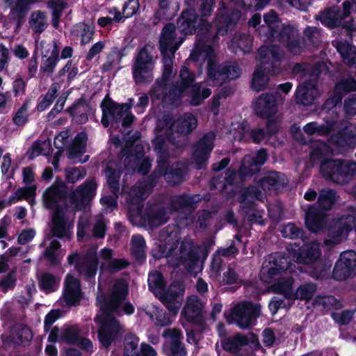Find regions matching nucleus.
<instances>
[{"label": "nucleus", "instance_id": "obj_1", "mask_svg": "<svg viewBox=\"0 0 356 356\" xmlns=\"http://www.w3.org/2000/svg\"><path fill=\"white\" fill-rule=\"evenodd\" d=\"M197 119L191 113H185L172 124L168 118L158 121L156 127V137L153 140L154 149L158 154V165L154 175H159L170 185L175 186L184 181L186 168L182 163H172L170 159L168 142L180 146L177 137L190 134L197 127Z\"/></svg>", "mask_w": 356, "mask_h": 356}, {"label": "nucleus", "instance_id": "obj_2", "mask_svg": "<svg viewBox=\"0 0 356 356\" xmlns=\"http://www.w3.org/2000/svg\"><path fill=\"white\" fill-rule=\"evenodd\" d=\"M128 293V286L124 280H119L114 284L111 295L106 298L97 296V301L101 309V314L97 315L95 323L100 324L98 337L101 343L109 346L113 341L120 337L124 332V328L113 315L131 314L134 308L131 304L120 307L122 301Z\"/></svg>", "mask_w": 356, "mask_h": 356}, {"label": "nucleus", "instance_id": "obj_3", "mask_svg": "<svg viewBox=\"0 0 356 356\" xmlns=\"http://www.w3.org/2000/svg\"><path fill=\"white\" fill-rule=\"evenodd\" d=\"M153 184L149 181L142 180L137 182L131 189L127 200L130 204L137 205V212L135 218H139L141 223L148 224L150 227H158L164 224L169 219L172 210L191 211L194 209V204L199 197L196 195H181L174 196L171 199V208L152 209L147 213L146 216L142 215V209L140 202L146 198L151 192ZM132 211L129 210L130 216H134Z\"/></svg>", "mask_w": 356, "mask_h": 356}, {"label": "nucleus", "instance_id": "obj_4", "mask_svg": "<svg viewBox=\"0 0 356 356\" xmlns=\"http://www.w3.org/2000/svg\"><path fill=\"white\" fill-rule=\"evenodd\" d=\"M310 159L313 163H321L320 171L327 179L338 184L350 183L356 176V162L349 160L330 159L331 148L325 143L317 140L311 146Z\"/></svg>", "mask_w": 356, "mask_h": 356}, {"label": "nucleus", "instance_id": "obj_5", "mask_svg": "<svg viewBox=\"0 0 356 356\" xmlns=\"http://www.w3.org/2000/svg\"><path fill=\"white\" fill-rule=\"evenodd\" d=\"M168 229L169 227L161 232L156 257H165L168 263L172 267L182 265L187 270L191 269L198 259L196 248L193 241L185 238L181 243L176 241L171 244L170 242L177 237V233L171 232L169 235Z\"/></svg>", "mask_w": 356, "mask_h": 356}, {"label": "nucleus", "instance_id": "obj_6", "mask_svg": "<svg viewBox=\"0 0 356 356\" xmlns=\"http://www.w3.org/2000/svg\"><path fill=\"white\" fill-rule=\"evenodd\" d=\"M293 266L281 254H271L263 262L261 279L267 283L275 281L271 286V290L284 295L285 298H290L293 296V279L287 274L293 272Z\"/></svg>", "mask_w": 356, "mask_h": 356}, {"label": "nucleus", "instance_id": "obj_7", "mask_svg": "<svg viewBox=\"0 0 356 356\" xmlns=\"http://www.w3.org/2000/svg\"><path fill=\"white\" fill-rule=\"evenodd\" d=\"M191 60L207 62L208 81L211 86H217L226 81L236 79L241 75V69L236 64L217 65L216 55L213 47L201 39L198 40L191 54Z\"/></svg>", "mask_w": 356, "mask_h": 356}, {"label": "nucleus", "instance_id": "obj_8", "mask_svg": "<svg viewBox=\"0 0 356 356\" xmlns=\"http://www.w3.org/2000/svg\"><path fill=\"white\" fill-rule=\"evenodd\" d=\"M265 24L259 29L261 35H265L270 41L277 39L286 44L289 51L293 55L300 54L303 50V45L300 40L299 31L291 24H282L277 14L270 10L264 15Z\"/></svg>", "mask_w": 356, "mask_h": 356}, {"label": "nucleus", "instance_id": "obj_9", "mask_svg": "<svg viewBox=\"0 0 356 356\" xmlns=\"http://www.w3.org/2000/svg\"><path fill=\"white\" fill-rule=\"evenodd\" d=\"M295 73L303 72L302 82L298 85L295 92V101L305 106L316 104L321 96L317 85L321 75H326L327 67L324 63H317L312 66L307 63L297 64L293 67Z\"/></svg>", "mask_w": 356, "mask_h": 356}, {"label": "nucleus", "instance_id": "obj_10", "mask_svg": "<svg viewBox=\"0 0 356 356\" xmlns=\"http://www.w3.org/2000/svg\"><path fill=\"white\" fill-rule=\"evenodd\" d=\"M283 51L277 45L261 47L258 50L257 65L252 79V90H265L269 82V75L278 74L281 71Z\"/></svg>", "mask_w": 356, "mask_h": 356}, {"label": "nucleus", "instance_id": "obj_11", "mask_svg": "<svg viewBox=\"0 0 356 356\" xmlns=\"http://www.w3.org/2000/svg\"><path fill=\"white\" fill-rule=\"evenodd\" d=\"M149 289L159 296V299L171 312L176 315L181 307L184 288L180 282H174L171 284L167 291L163 293L165 283L161 273L157 271L151 273L148 277Z\"/></svg>", "mask_w": 356, "mask_h": 356}, {"label": "nucleus", "instance_id": "obj_12", "mask_svg": "<svg viewBox=\"0 0 356 356\" xmlns=\"http://www.w3.org/2000/svg\"><path fill=\"white\" fill-rule=\"evenodd\" d=\"M229 7L232 6H236L232 13L230 8L225 6L224 2L219 4L218 13L216 17V21L218 26V34L225 35L229 30H232L236 24L239 20L241 16V11L238 8H241L243 10L246 11L254 8L258 10L256 7L257 0H230Z\"/></svg>", "mask_w": 356, "mask_h": 356}, {"label": "nucleus", "instance_id": "obj_13", "mask_svg": "<svg viewBox=\"0 0 356 356\" xmlns=\"http://www.w3.org/2000/svg\"><path fill=\"white\" fill-rule=\"evenodd\" d=\"M156 58L154 47L150 44H146L138 51L132 66L133 77L136 83L150 82L153 80L152 71Z\"/></svg>", "mask_w": 356, "mask_h": 356}, {"label": "nucleus", "instance_id": "obj_14", "mask_svg": "<svg viewBox=\"0 0 356 356\" xmlns=\"http://www.w3.org/2000/svg\"><path fill=\"white\" fill-rule=\"evenodd\" d=\"M129 104H118L111 99L105 98L101 104L103 126L107 127L110 124L122 122V127H129L134 122V116L129 112L133 99H129Z\"/></svg>", "mask_w": 356, "mask_h": 356}, {"label": "nucleus", "instance_id": "obj_15", "mask_svg": "<svg viewBox=\"0 0 356 356\" xmlns=\"http://www.w3.org/2000/svg\"><path fill=\"white\" fill-rule=\"evenodd\" d=\"M187 62L182 66L180 72V82L177 83L173 88L167 92V81L165 80L157 81L152 89V97L156 99H167L174 102L175 97H179L181 94L188 88L195 80V75L191 72L186 66Z\"/></svg>", "mask_w": 356, "mask_h": 356}, {"label": "nucleus", "instance_id": "obj_16", "mask_svg": "<svg viewBox=\"0 0 356 356\" xmlns=\"http://www.w3.org/2000/svg\"><path fill=\"white\" fill-rule=\"evenodd\" d=\"M76 210L72 207L58 208L52 214L51 232L58 238H70Z\"/></svg>", "mask_w": 356, "mask_h": 356}, {"label": "nucleus", "instance_id": "obj_17", "mask_svg": "<svg viewBox=\"0 0 356 356\" xmlns=\"http://www.w3.org/2000/svg\"><path fill=\"white\" fill-rule=\"evenodd\" d=\"M260 305L251 302H243L235 306L231 311L227 321L236 323L241 328L248 327L252 321L260 315Z\"/></svg>", "mask_w": 356, "mask_h": 356}, {"label": "nucleus", "instance_id": "obj_18", "mask_svg": "<svg viewBox=\"0 0 356 356\" xmlns=\"http://www.w3.org/2000/svg\"><path fill=\"white\" fill-rule=\"evenodd\" d=\"M353 222L354 218L351 216H343L332 220L327 229L328 238L324 241L325 245L338 244L346 239L353 228Z\"/></svg>", "mask_w": 356, "mask_h": 356}, {"label": "nucleus", "instance_id": "obj_19", "mask_svg": "<svg viewBox=\"0 0 356 356\" xmlns=\"http://www.w3.org/2000/svg\"><path fill=\"white\" fill-rule=\"evenodd\" d=\"M67 262L70 265L75 264L76 268L87 279L95 276L97 269L98 259L96 255V249H91L85 256H80L73 253L68 256Z\"/></svg>", "mask_w": 356, "mask_h": 356}, {"label": "nucleus", "instance_id": "obj_20", "mask_svg": "<svg viewBox=\"0 0 356 356\" xmlns=\"http://www.w3.org/2000/svg\"><path fill=\"white\" fill-rule=\"evenodd\" d=\"M356 12V1H346L343 3V10L339 7H333L322 12L316 17L325 26L333 28L341 26V21L346 18L350 11Z\"/></svg>", "mask_w": 356, "mask_h": 356}, {"label": "nucleus", "instance_id": "obj_21", "mask_svg": "<svg viewBox=\"0 0 356 356\" xmlns=\"http://www.w3.org/2000/svg\"><path fill=\"white\" fill-rule=\"evenodd\" d=\"M97 184L90 179L81 184L70 196V204L76 211L83 209L95 195Z\"/></svg>", "mask_w": 356, "mask_h": 356}, {"label": "nucleus", "instance_id": "obj_22", "mask_svg": "<svg viewBox=\"0 0 356 356\" xmlns=\"http://www.w3.org/2000/svg\"><path fill=\"white\" fill-rule=\"evenodd\" d=\"M264 198V193L254 186L248 187L243 193L241 204L243 208L250 209L245 213L248 220L259 224L262 223V212L252 209V207L254 206V201L255 200L262 201Z\"/></svg>", "mask_w": 356, "mask_h": 356}, {"label": "nucleus", "instance_id": "obj_23", "mask_svg": "<svg viewBox=\"0 0 356 356\" xmlns=\"http://www.w3.org/2000/svg\"><path fill=\"white\" fill-rule=\"evenodd\" d=\"M321 257L320 243L316 241L305 244L298 252H294L293 258L298 264L308 268L318 264Z\"/></svg>", "mask_w": 356, "mask_h": 356}, {"label": "nucleus", "instance_id": "obj_24", "mask_svg": "<svg viewBox=\"0 0 356 356\" xmlns=\"http://www.w3.org/2000/svg\"><path fill=\"white\" fill-rule=\"evenodd\" d=\"M214 139L215 134L210 132L204 135L195 145L193 159L197 168H202L204 163L208 160L213 148Z\"/></svg>", "mask_w": 356, "mask_h": 356}, {"label": "nucleus", "instance_id": "obj_25", "mask_svg": "<svg viewBox=\"0 0 356 356\" xmlns=\"http://www.w3.org/2000/svg\"><path fill=\"white\" fill-rule=\"evenodd\" d=\"M268 154L264 149L258 151L255 156H245L238 172L241 180L257 172L261 166L265 163Z\"/></svg>", "mask_w": 356, "mask_h": 356}, {"label": "nucleus", "instance_id": "obj_26", "mask_svg": "<svg viewBox=\"0 0 356 356\" xmlns=\"http://www.w3.org/2000/svg\"><path fill=\"white\" fill-rule=\"evenodd\" d=\"M176 28L172 24H167L162 30L160 38V50L162 54L174 56L175 51L183 42L182 38L176 39Z\"/></svg>", "mask_w": 356, "mask_h": 356}, {"label": "nucleus", "instance_id": "obj_27", "mask_svg": "<svg viewBox=\"0 0 356 356\" xmlns=\"http://www.w3.org/2000/svg\"><path fill=\"white\" fill-rule=\"evenodd\" d=\"M43 59L40 70L47 74H52L58 61V48L55 42H41Z\"/></svg>", "mask_w": 356, "mask_h": 356}, {"label": "nucleus", "instance_id": "obj_28", "mask_svg": "<svg viewBox=\"0 0 356 356\" xmlns=\"http://www.w3.org/2000/svg\"><path fill=\"white\" fill-rule=\"evenodd\" d=\"M82 292L79 280L68 274L65 280L63 298L69 306H76L80 303Z\"/></svg>", "mask_w": 356, "mask_h": 356}, {"label": "nucleus", "instance_id": "obj_29", "mask_svg": "<svg viewBox=\"0 0 356 356\" xmlns=\"http://www.w3.org/2000/svg\"><path fill=\"white\" fill-rule=\"evenodd\" d=\"M252 107L257 115L269 118L277 111L275 97L270 93H263L253 102Z\"/></svg>", "mask_w": 356, "mask_h": 356}, {"label": "nucleus", "instance_id": "obj_30", "mask_svg": "<svg viewBox=\"0 0 356 356\" xmlns=\"http://www.w3.org/2000/svg\"><path fill=\"white\" fill-rule=\"evenodd\" d=\"M188 321L200 323L204 315V304L195 296H190L181 312Z\"/></svg>", "mask_w": 356, "mask_h": 356}, {"label": "nucleus", "instance_id": "obj_31", "mask_svg": "<svg viewBox=\"0 0 356 356\" xmlns=\"http://www.w3.org/2000/svg\"><path fill=\"white\" fill-rule=\"evenodd\" d=\"M65 190L63 187L52 186L43 195V203L46 208L56 210L58 208L72 207L63 204Z\"/></svg>", "mask_w": 356, "mask_h": 356}, {"label": "nucleus", "instance_id": "obj_32", "mask_svg": "<svg viewBox=\"0 0 356 356\" xmlns=\"http://www.w3.org/2000/svg\"><path fill=\"white\" fill-rule=\"evenodd\" d=\"M287 183L288 181L284 175L277 172H270L260 180L258 186L256 187L259 190L261 187L265 193H273L284 187Z\"/></svg>", "mask_w": 356, "mask_h": 356}, {"label": "nucleus", "instance_id": "obj_33", "mask_svg": "<svg viewBox=\"0 0 356 356\" xmlns=\"http://www.w3.org/2000/svg\"><path fill=\"white\" fill-rule=\"evenodd\" d=\"M330 143L337 147L354 146L356 145V125L350 124L342 132L332 135Z\"/></svg>", "mask_w": 356, "mask_h": 356}, {"label": "nucleus", "instance_id": "obj_34", "mask_svg": "<svg viewBox=\"0 0 356 356\" xmlns=\"http://www.w3.org/2000/svg\"><path fill=\"white\" fill-rule=\"evenodd\" d=\"M353 90H356V81L351 78L341 80L336 84L334 94L328 98L326 104L334 106L341 101L344 94Z\"/></svg>", "mask_w": 356, "mask_h": 356}, {"label": "nucleus", "instance_id": "obj_35", "mask_svg": "<svg viewBox=\"0 0 356 356\" xmlns=\"http://www.w3.org/2000/svg\"><path fill=\"white\" fill-rule=\"evenodd\" d=\"M305 224L312 232H319L325 225V216L314 205L310 206L305 212Z\"/></svg>", "mask_w": 356, "mask_h": 356}, {"label": "nucleus", "instance_id": "obj_36", "mask_svg": "<svg viewBox=\"0 0 356 356\" xmlns=\"http://www.w3.org/2000/svg\"><path fill=\"white\" fill-rule=\"evenodd\" d=\"M113 250L104 248L101 250L99 257L101 259L107 262L102 264L104 268L110 273H116L126 268L129 263L124 259H113Z\"/></svg>", "mask_w": 356, "mask_h": 356}, {"label": "nucleus", "instance_id": "obj_37", "mask_svg": "<svg viewBox=\"0 0 356 356\" xmlns=\"http://www.w3.org/2000/svg\"><path fill=\"white\" fill-rule=\"evenodd\" d=\"M33 337L31 328L24 324H15L10 332V341L17 345H29Z\"/></svg>", "mask_w": 356, "mask_h": 356}, {"label": "nucleus", "instance_id": "obj_38", "mask_svg": "<svg viewBox=\"0 0 356 356\" xmlns=\"http://www.w3.org/2000/svg\"><path fill=\"white\" fill-rule=\"evenodd\" d=\"M197 26V17L193 10L182 13L177 20V29L185 35L193 33Z\"/></svg>", "mask_w": 356, "mask_h": 356}, {"label": "nucleus", "instance_id": "obj_39", "mask_svg": "<svg viewBox=\"0 0 356 356\" xmlns=\"http://www.w3.org/2000/svg\"><path fill=\"white\" fill-rule=\"evenodd\" d=\"M121 175V167L113 161H110L106 166V177L107 183L112 193L118 197V193L120 189V178Z\"/></svg>", "mask_w": 356, "mask_h": 356}, {"label": "nucleus", "instance_id": "obj_40", "mask_svg": "<svg viewBox=\"0 0 356 356\" xmlns=\"http://www.w3.org/2000/svg\"><path fill=\"white\" fill-rule=\"evenodd\" d=\"M347 65L351 66L356 65V48L347 41L334 40L332 42Z\"/></svg>", "mask_w": 356, "mask_h": 356}, {"label": "nucleus", "instance_id": "obj_41", "mask_svg": "<svg viewBox=\"0 0 356 356\" xmlns=\"http://www.w3.org/2000/svg\"><path fill=\"white\" fill-rule=\"evenodd\" d=\"M338 128V122L335 120H327L325 123L319 124L316 122L307 123L303 127L304 131L309 134H318L319 136L327 135L332 131Z\"/></svg>", "mask_w": 356, "mask_h": 356}, {"label": "nucleus", "instance_id": "obj_42", "mask_svg": "<svg viewBox=\"0 0 356 356\" xmlns=\"http://www.w3.org/2000/svg\"><path fill=\"white\" fill-rule=\"evenodd\" d=\"M252 42L253 38L250 34L237 33L231 40L229 47L235 52L241 51L246 54L251 51Z\"/></svg>", "mask_w": 356, "mask_h": 356}, {"label": "nucleus", "instance_id": "obj_43", "mask_svg": "<svg viewBox=\"0 0 356 356\" xmlns=\"http://www.w3.org/2000/svg\"><path fill=\"white\" fill-rule=\"evenodd\" d=\"M88 137L86 133L76 135L68 150V157L74 159L85 152Z\"/></svg>", "mask_w": 356, "mask_h": 356}, {"label": "nucleus", "instance_id": "obj_44", "mask_svg": "<svg viewBox=\"0 0 356 356\" xmlns=\"http://www.w3.org/2000/svg\"><path fill=\"white\" fill-rule=\"evenodd\" d=\"M59 282V278L51 273H44L39 280V286L45 293H49L58 289Z\"/></svg>", "mask_w": 356, "mask_h": 356}, {"label": "nucleus", "instance_id": "obj_45", "mask_svg": "<svg viewBox=\"0 0 356 356\" xmlns=\"http://www.w3.org/2000/svg\"><path fill=\"white\" fill-rule=\"evenodd\" d=\"M88 106L86 102H79L69 108V112L76 122L83 124L88 121Z\"/></svg>", "mask_w": 356, "mask_h": 356}, {"label": "nucleus", "instance_id": "obj_46", "mask_svg": "<svg viewBox=\"0 0 356 356\" xmlns=\"http://www.w3.org/2000/svg\"><path fill=\"white\" fill-rule=\"evenodd\" d=\"M35 2V0H17L15 7L9 14L10 19L19 21L29 10L31 5Z\"/></svg>", "mask_w": 356, "mask_h": 356}, {"label": "nucleus", "instance_id": "obj_47", "mask_svg": "<svg viewBox=\"0 0 356 356\" xmlns=\"http://www.w3.org/2000/svg\"><path fill=\"white\" fill-rule=\"evenodd\" d=\"M314 305L316 308L322 311H328L332 309H339L341 304L332 296H318Z\"/></svg>", "mask_w": 356, "mask_h": 356}, {"label": "nucleus", "instance_id": "obj_48", "mask_svg": "<svg viewBox=\"0 0 356 356\" xmlns=\"http://www.w3.org/2000/svg\"><path fill=\"white\" fill-rule=\"evenodd\" d=\"M337 200L336 191L330 188H325L320 191L318 198L319 207L323 210H330Z\"/></svg>", "mask_w": 356, "mask_h": 356}, {"label": "nucleus", "instance_id": "obj_49", "mask_svg": "<svg viewBox=\"0 0 356 356\" xmlns=\"http://www.w3.org/2000/svg\"><path fill=\"white\" fill-rule=\"evenodd\" d=\"M131 251L136 258L140 261L145 258L146 243L143 236L134 235L131 241Z\"/></svg>", "mask_w": 356, "mask_h": 356}, {"label": "nucleus", "instance_id": "obj_50", "mask_svg": "<svg viewBox=\"0 0 356 356\" xmlns=\"http://www.w3.org/2000/svg\"><path fill=\"white\" fill-rule=\"evenodd\" d=\"M136 148L137 149V154L136 155L130 154L125 156L126 154H124L123 155V157L122 158V160L124 165V168L127 170L129 172L130 171H134L136 169V167L139 163L140 159L143 156L142 146L137 145L136 146Z\"/></svg>", "mask_w": 356, "mask_h": 356}, {"label": "nucleus", "instance_id": "obj_51", "mask_svg": "<svg viewBox=\"0 0 356 356\" xmlns=\"http://www.w3.org/2000/svg\"><path fill=\"white\" fill-rule=\"evenodd\" d=\"M211 94L209 88H201V83H195L192 86L191 90V104L194 106L200 104L203 99L209 97Z\"/></svg>", "mask_w": 356, "mask_h": 356}, {"label": "nucleus", "instance_id": "obj_52", "mask_svg": "<svg viewBox=\"0 0 356 356\" xmlns=\"http://www.w3.org/2000/svg\"><path fill=\"white\" fill-rule=\"evenodd\" d=\"M81 336L80 329L77 326H69L61 330L60 340L67 343H76Z\"/></svg>", "mask_w": 356, "mask_h": 356}, {"label": "nucleus", "instance_id": "obj_53", "mask_svg": "<svg viewBox=\"0 0 356 356\" xmlns=\"http://www.w3.org/2000/svg\"><path fill=\"white\" fill-rule=\"evenodd\" d=\"M146 314L148 315L152 320L154 321L155 319L154 323L159 326H166L172 323V320L168 314L157 307H153L152 311L146 312Z\"/></svg>", "mask_w": 356, "mask_h": 356}, {"label": "nucleus", "instance_id": "obj_54", "mask_svg": "<svg viewBox=\"0 0 356 356\" xmlns=\"http://www.w3.org/2000/svg\"><path fill=\"white\" fill-rule=\"evenodd\" d=\"M51 149V145L49 140L36 141L33 144L28 151V156L30 159H33L40 155H47Z\"/></svg>", "mask_w": 356, "mask_h": 356}, {"label": "nucleus", "instance_id": "obj_55", "mask_svg": "<svg viewBox=\"0 0 356 356\" xmlns=\"http://www.w3.org/2000/svg\"><path fill=\"white\" fill-rule=\"evenodd\" d=\"M248 339L244 336L236 335L233 338H227L222 342V347L225 350L235 353L243 346L247 344Z\"/></svg>", "mask_w": 356, "mask_h": 356}, {"label": "nucleus", "instance_id": "obj_56", "mask_svg": "<svg viewBox=\"0 0 356 356\" xmlns=\"http://www.w3.org/2000/svg\"><path fill=\"white\" fill-rule=\"evenodd\" d=\"M316 290V285L312 283H305L300 285L295 293H293V296L289 298H296L300 300H310L314 296Z\"/></svg>", "mask_w": 356, "mask_h": 356}, {"label": "nucleus", "instance_id": "obj_57", "mask_svg": "<svg viewBox=\"0 0 356 356\" xmlns=\"http://www.w3.org/2000/svg\"><path fill=\"white\" fill-rule=\"evenodd\" d=\"M29 24L34 32L42 33L47 26V20L44 14L40 11L32 13Z\"/></svg>", "mask_w": 356, "mask_h": 356}, {"label": "nucleus", "instance_id": "obj_58", "mask_svg": "<svg viewBox=\"0 0 356 356\" xmlns=\"http://www.w3.org/2000/svg\"><path fill=\"white\" fill-rule=\"evenodd\" d=\"M139 339L134 334H129L125 338L124 356H141L138 348Z\"/></svg>", "mask_w": 356, "mask_h": 356}, {"label": "nucleus", "instance_id": "obj_59", "mask_svg": "<svg viewBox=\"0 0 356 356\" xmlns=\"http://www.w3.org/2000/svg\"><path fill=\"white\" fill-rule=\"evenodd\" d=\"M355 268L347 266L341 262H337L333 270V277L337 280H343L350 277Z\"/></svg>", "mask_w": 356, "mask_h": 356}, {"label": "nucleus", "instance_id": "obj_60", "mask_svg": "<svg viewBox=\"0 0 356 356\" xmlns=\"http://www.w3.org/2000/svg\"><path fill=\"white\" fill-rule=\"evenodd\" d=\"M65 172L67 181L72 184L83 179L86 175V171L83 167H68L65 170Z\"/></svg>", "mask_w": 356, "mask_h": 356}, {"label": "nucleus", "instance_id": "obj_61", "mask_svg": "<svg viewBox=\"0 0 356 356\" xmlns=\"http://www.w3.org/2000/svg\"><path fill=\"white\" fill-rule=\"evenodd\" d=\"M48 6L52 10L53 25L57 28L58 26V18L66 6L63 0H49Z\"/></svg>", "mask_w": 356, "mask_h": 356}, {"label": "nucleus", "instance_id": "obj_62", "mask_svg": "<svg viewBox=\"0 0 356 356\" xmlns=\"http://www.w3.org/2000/svg\"><path fill=\"white\" fill-rule=\"evenodd\" d=\"M60 248V243L58 241H52L49 246L46 249L44 254V257L51 265H56L59 263V259L56 251Z\"/></svg>", "mask_w": 356, "mask_h": 356}, {"label": "nucleus", "instance_id": "obj_63", "mask_svg": "<svg viewBox=\"0 0 356 356\" xmlns=\"http://www.w3.org/2000/svg\"><path fill=\"white\" fill-rule=\"evenodd\" d=\"M162 336L165 339V343L170 347L172 345L181 341L183 339L182 334L180 330L177 328L165 330Z\"/></svg>", "mask_w": 356, "mask_h": 356}, {"label": "nucleus", "instance_id": "obj_64", "mask_svg": "<svg viewBox=\"0 0 356 356\" xmlns=\"http://www.w3.org/2000/svg\"><path fill=\"white\" fill-rule=\"evenodd\" d=\"M30 100H26L17 110L13 118V122L17 126H22L28 121V108Z\"/></svg>", "mask_w": 356, "mask_h": 356}]
</instances>
